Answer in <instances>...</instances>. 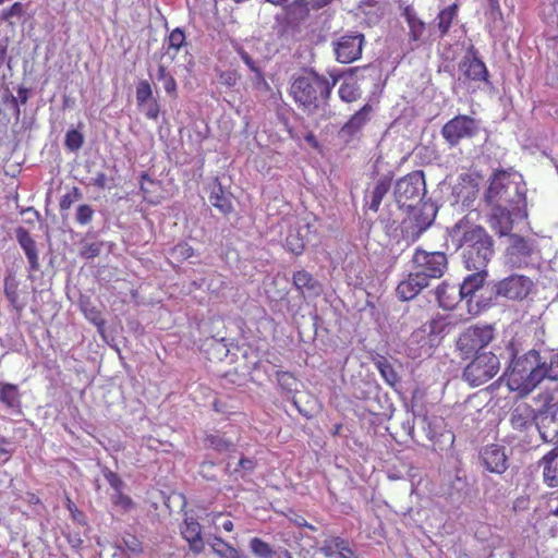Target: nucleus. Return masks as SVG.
<instances>
[{"label":"nucleus","mask_w":558,"mask_h":558,"mask_svg":"<svg viewBox=\"0 0 558 558\" xmlns=\"http://www.w3.org/2000/svg\"><path fill=\"white\" fill-rule=\"evenodd\" d=\"M448 233L456 248L461 250L466 269H483L488 266L495 255V241L484 227L464 217Z\"/></svg>","instance_id":"1"},{"label":"nucleus","mask_w":558,"mask_h":558,"mask_svg":"<svg viewBox=\"0 0 558 558\" xmlns=\"http://www.w3.org/2000/svg\"><path fill=\"white\" fill-rule=\"evenodd\" d=\"M520 343L512 339L506 347L510 360L508 373V387L526 396L542 383V357L538 351L532 349L520 355Z\"/></svg>","instance_id":"2"},{"label":"nucleus","mask_w":558,"mask_h":558,"mask_svg":"<svg viewBox=\"0 0 558 558\" xmlns=\"http://www.w3.org/2000/svg\"><path fill=\"white\" fill-rule=\"evenodd\" d=\"M526 192V184L520 173L496 170L489 178L484 202L487 206L508 207L524 214L527 210Z\"/></svg>","instance_id":"3"},{"label":"nucleus","mask_w":558,"mask_h":558,"mask_svg":"<svg viewBox=\"0 0 558 558\" xmlns=\"http://www.w3.org/2000/svg\"><path fill=\"white\" fill-rule=\"evenodd\" d=\"M337 78L329 82L325 76L311 70L293 77L290 94L293 100L307 114L324 110Z\"/></svg>","instance_id":"4"},{"label":"nucleus","mask_w":558,"mask_h":558,"mask_svg":"<svg viewBox=\"0 0 558 558\" xmlns=\"http://www.w3.org/2000/svg\"><path fill=\"white\" fill-rule=\"evenodd\" d=\"M537 410L527 403L515 405L509 416V423L512 429V440H518L523 445H532L535 433L537 432Z\"/></svg>","instance_id":"5"},{"label":"nucleus","mask_w":558,"mask_h":558,"mask_svg":"<svg viewBox=\"0 0 558 558\" xmlns=\"http://www.w3.org/2000/svg\"><path fill=\"white\" fill-rule=\"evenodd\" d=\"M426 193L424 173L413 171L399 179L393 189V197L399 208H413L418 205Z\"/></svg>","instance_id":"6"},{"label":"nucleus","mask_w":558,"mask_h":558,"mask_svg":"<svg viewBox=\"0 0 558 558\" xmlns=\"http://www.w3.org/2000/svg\"><path fill=\"white\" fill-rule=\"evenodd\" d=\"M537 258L538 250L533 240L517 233L508 238V245L505 251L507 265L512 268H526L534 266Z\"/></svg>","instance_id":"7"},{"label":"nucleus","mask_w":558,"mask_h":558,"mask_svg":"<svg viewBox=\"0 0 558 558\" xmlns=\"http://www.w3.org/2000/svg\"><path fill=\"white\" fill-rule=\"evenodd\" d=\"M500 369V361L493 352H483L465 366L462 377L472 387H478L490 380Z\"/></svg>","instance_id":"8"},{"label":"nucleus","mask_w":558,"mask_h":558,"mask_svg":"<svg viewBox=\"0 0 558 558\" xmlns=\"http://www.w3.org/2000/svg\"><path fill=\"white\" fill-rule=\"evenodd\" d=\"M408 210L410 216L403 221L402 233L405 239L414 242L433 225L438 208L433 202L426 201Z\"/></svg>","instance_id":"9"},{"label":"nucleus","mask_w":558,"mask_h":558,"mask_svg":"<svg viewBox=\"0 0 558 558\" xmlns=\"http://www.w3.org/2000/svg\"><path fill=\"white\" fill-rule=\"evenodd\" d=\"M494 339V328L490 325H474L460 333L456 348L463 359H469L488 345Z\"/></svg>","instance_id":"10"},{"label":"nucleus","mask_w":558,"mask_h":558,"mask_svg":"<svg viewBox=\"0 0 558 558\" xmlns=\"http://www.w3.org/2000/svg\"><path fill=\"white\" fill-rule=\"evenodd\" d=\"M532 287L533 282L529 277L511 275L500 281L488 283L486 291L488 292L489 301L498 296L508 300H523L529 295Z\"/></svg>","instance_id":"11"},{"label":"nucleus","mask_w":558,"mask_h":558,"mask_svg":"<svg viewBox=\"0 0 558 558\" xmlns=\"http://www.w3.org/2000/svg\"><path fill=\"white\" fill-rule=\"evenodd\" d=\"M413 268L421 272L429 282L430 279L441 278L448 268L447 256L442 252H426L416 248L412 257Z\"/></svg>","instance_id":"12"},{"label":"nucleus","mask_w":558,"mask_h":558,"mask_svg":"<svg viewBox=\"0 0 558 558\" xmlns=\"http://www.w3.org/2000/svg\"><path fill=\"white\" fill-rule=\"evenodd\" d=\"M480 131L478 122L465 114H459L449 120L441 129V135L450 147L457 146L463 140L474 137Z\"/></svg>","instance_id":"13"},{"label":"nucleus","mask_w":558,"mask_h":558,"mask_svg":"<svg viewBox=\"0 0 558 558\" xmlns=\"http://www.w3.org/2000/svg\"><path fill=\"white\" fill-rule=\"evenodd\" d=\"M487 222L489 228L499 238L512 235L515 220H523L529 217V211L515 213L517 209L506 207L488 206Z\"/></svg>","instance_id":"14"},{"label":"nucleus","mask_w":558,"mask_h":558,"mask_svg":"<svg viewBox=\"0 0 558 558\" xmlns=\"http://www.w3.org/2000/svg\"><path fill=\"white\" fill-rule=\"evenodd\" d=\"M365 37L359 32H349L332 41L336 58L341 63H351L362 54Z\"/></svg>","instance_id":"15"},{"label":"nucleus","mask_w":558,"mask_h":558,"mask_svg":"<svg viewBox=\"0 0 558 558\" xmlns=\"http://www.w3.org/2000/svg\"><path fill=\"white\" fill-rule=\"evenodd\" d=\"M537 433L544 442H558V402L537 411Z\"/></svg>","instance_id":"16"},{"label":"nucleus","mask_w":558,"mask_h":558,"mask_svg":"<svg viewBox=\"0 0 558 558\" xmlns=\"http://www.w3.org/2000/svg\"><path fill=\"white\" fill-rule=\"evenodd\" d=\"M332 0H292L284 9V16L290 25L305 22L311 11H317L330 4Z\"/></svg>","instance_id":"17"},{"label":"nucleus","mask_w":558,"mask_h":558,"mask_svg":"<svg viewBox=\"0 0 558 558\" xmlns=\"http://www.w3.org/2000/svg\"><path fill=\"white\" fill-rule=\"evenodd\" d=\"M474 272L466 276L463 282L458 287V296L459 300H464L468 298H473L477 292H481L480 298L483 301L488 300V292L486 291L487 286H484L486 277H487V267H483V269H472Z\"/></svg>","instance_id":"18"},{"label":"nucleus","mask_w":558,"mask_h":558,"mask_svg":"<svg viewBox=\"0 0 558 558\" xmlns=\"http://www.w3.org/2000/svg\"><path fill=\"white\" fill-rule=\"evenodd\" d=\"M373 108L371 105H364L356 111L348 122L339 130L338 138L344 143H351L355 136L362 131L363 126L369 121Z\"/></svg>","instance_id":"19"},{"label":"nucleus","mask_w":558,"mask_h":558,"mask_svg":"<svg viewBox=\"0 0 558 558\" xmlns=\"http://www.w3.org/2000/svg\"><path fill=\"white\" fill-rule=\"evenodd\" d=\"M480 458L485 469L492 473L502 474L508 469V457L505 448L499 445L484 447Z\"/></svg>","instance_id":"20"},{"label":"nucleus","mask_w":558,"mask_h":558,"mask_svg":"<svg viewBox=\"0 0 558 558\" xmlns=\"http://www.w3.org/2000/svg\"><path fill=\"white\" fill-rule=\"evenodd\" d=\"M460 70L465 80L474 82H488V71L485 63L477 57V52L472 47L466 56L460 62Z\"/></svg>","instance_id":"21"},{"label":"nucleus","mask_w":558,"mask_h":558,"mask_svg":"<svg viewBox=\"0 0 558 558\" xmlns=\"http://www.w3.org/2000/svg\"><path fill=\"white\" fill-rule=\"evenodd\" d=\"M429 282L414 268L408 277L400 281L396 288V294L401 301L413 300L423 289L427 288Z\"/></svg>","instance_id":"22"},{"label":"nucleus","mask_w":558,"mask_h":558,"mask_svg":"<svg viewBox=\"0 0 558 558\" xmlns=\"http://www.w3.org/2000/svg\"><path fill=\"white\" fill-rule=\"evenodd\" d=\"M391 180L386 175L380 177L378 180H376L374 184L372 186H368L367 190L365 191V206L369 210L377 213L379 210L381 201L389 192Z\"/></svg>","instance_id":"23"},{"label":"nucleus","mask_w":558,"mask_h":558,"mask_svg":"<svg viewBox=\"0 0 558 558\" xmlns=\"http://www.w3.org/2000/svg\"><path fill=\"white\" fill-rule=\"evenodd\" d=\"M293 286L304 298H317L323 292L320 282L302 269L293 274Z\"/></svg>","instance_id":"24"},{"label":"nucleus","mask_w":558,"mask_h":558,"mask_svg":"<svg viewBox=\"0 0 558 558\" xmlns=\"http://www.w3.org/2000/svg\"><path fill=\"white\" fill-rule=\"evenodd\" d=\"M181 535L189 543L190 549L199 555L204 550L202 526L192 517H186L181 526Z\"/></svg>","instance_id":"25"},{"label":"nucleus","mask_w":558,"mask_h":558,"mask_svg":"<svg viewBox=\"0 0 558 558\" xmlns=\"http://www.w3.org/2000/svg\"><path fill=\"white\" fill-rule=\"evenodd\" d=\"M15 238L27 257L29 270L37 271L39 269V257L35 240L23 227L15 229Z\"/></svg>","instance_id":"26"},{"label":"nucleus","mask_w":558,"mask_h":558,"mask_svg":"<svg viewBox=\"0 0 558 558\" xmlns=\"http://www.w3.org/2000/svg\"><path fill=\"white\" fill-rule=\"evenodd\" d=\"M308 228V225L291 226L286 238V248L294 255H301L305 248Z\"/></svg>","instance_id":"27"},{"label":"nucleus","mask_w":558,"mask_h":558,"mask_svg":"<svg viewBox=\"0 0 558 558\" xmlns=\"http://www.w3.org/2000/svg\"><path fill=\"white\" fill-rule=\"evenodd\" d=\"M451 330V324L446 317H437L432 319L428 324L424 325L423 329L413 332V338H418L422 333H427L429 343L433 344L436 340H439Z\"/></svg>","instance_id":"28"},{"label":"nucleus","mask_w":558,"mask_h":558,"mask_svg":"<svg viewBox=\"0 0 558 558\" xmlns=\"http://www.w3.org/2000/svg\"><path fill=\"white\" fill-rule=\"evenodd\" d=\"M210 190L209 201L211 205L225 215L231 213L233 206L230 199V194L223 190L218 179L214 180L210 185Z\"/></svg>","instance_id":"29"},{"label":"nucleus","mask_w":558,"mask_h":558,"mask_svg":"<svg viewBox=\"0 0 558 558\" xmlns=\"http://www.w3.org/2000/svg\"><path fill=\"white\" fill-rule=\"evenodd\" d=\"M204 445L205 447L210 448L219 453L234 452L236 450L235 442L219 432L206 434L204 438Z\"/></svg>","instance_id":"30"},{"label":"nucleus","mask_w":558,"mask_h":558,"mask_svg":"<svg viewBox=\"0 0 558 558\" xmlns=\"http://www.w3.org/2000/svg\"><path fill=\"white\" fill-rule=\"evenodd\" d=\"M544 466V480L551 486H558V449H553L543 459Z\"/></svg>","instance_id":"31"},{"label":"nucleus","mask_w":558,"mask_h":558,"mask_svg":"<svg viewBox=\"0 0 558 558\" xmlns=\"http://www.w3.org/2000/svg\"><path fill=\"white\" fill-rule=\"evenodd\" d=\"M458 287L441 282L435 290L436 299L440 306L451 308L459 300Z\"/></svg>","instance_id":"32"},{"label":"nucleus","mask_w":558,"mask_h":558,"mask_svg":"<svg viewBox=\"0 0 558 558\" xmlns=\"http://www.w3.org/2000/svg\"><path fill=\"white\" fill-rule=\"evenodd\" d=\"M402 15L407 20L412 39H421L425 32V23L420 17H417L414 8L412 5H405L403 8Z\"/></svg>","instance_id":"33"},{"label":"nucleus","mask_w":558,"mask_h":558,"mask_svg":"<svg viewBox=\"0 0 558 558\" xmlns=\"http://www.w3.org/2000/svg\"><path fill=\"white\" fill-rule=\"evenodd\" d=\"M0 402L10 409L19 408L21 405L19 387L9 383H0Z\"/></svg>","instance_id":"34"},{"label":"nucleus","mask_w":558,"mask_h":558,"mask_svg":"<svg viewBox=\"0 0 558 558\" xmlns=\"http://www.w3.org/2000/svg\"><path fill=\"white\" fill-rule=\"evenodd\" d=\"M166 53H161L159 57L158 70H157V80L163 82V88L166 93L175 98L177 97V82L174 77L167 71V66L162 63V59Z\"/></svg>","instance_id":"35"},{"label":"nucleus","mask_w":558,"mask_h":558,"mask_svg":"<svg viewBox=\"0 0 558 558\" xmlns=\"http://www.w3.org/2000/svg\"><path fill=\"white\" fill-rule=\"evenodd\" d=\"M457 4L449 5L438 13L436 21L438 29L440 32V37H444L449 32V28L452 24V21L457 16Z\"/></svg>","instance_id":"36"},{"label":"nucleus","mask_w":558,"mask_h":558,"mask_svg":"<svg viewBox=\"0 0 558 558\" xmlns=\"http://www.w3.org/2000/svg\"><path fill=\"white\" fill-rule=\"evenodd\" d=\"M213 551L220 558H245L233 546L220 537H216L210 544Z\"/></svg>","instance_id":"37"},{"label":"nucleus","mask_w":558,"mask_h":558,"mask_svg":"<svg viewBox=\"0 0 558 558\" xmlns=\"http://www.w3.org/2000/svg\"><path fill=\"white\" fill-rule=\"evenodd\" d=\"M375 365L387 384L395 386L399 381L397 372L386 357L379 356Z\"/></svg>","instance_id":"38"},{"label":"nucleus","mask_w":558,"mask_h":558,"mask_svg":"<svg viewBox=\"0 0 558 558\" xmlns=\"http://www.w3.org/2000/svg\"><path fill=\"white\" fill-rule=\"evenodd\" d=\"M542 380L547 378L558 380V352L550 355L549 361L542 359Z\"/></svg>","instance_id":"39"},{"label":"nucleus","mask_w":558,"mask_h":558,"mask_svg":"<svg viewBox=\"0 0 558 558\" xmlns=\"http://www.w3.org/2000/svg\"><path fill=\"white\" fill-rule=\"evenodd\" d=\"M338 93L340 99L345 102H353L361 97L360 87L355 82H343Z\"/></svg>","instance_id":"40"},{"label":"nucleus","mask_w":558,"mask_h":558,"mask_svg":"<svg viewBox=\"0 0 558 558\" xmlns=\"http://www.w3.org/2000/svg\"><path fill=\"white\" fill-rule=\"evenodd\" d=\"M251 551L258 558H274L275 550L270 545L258 537H253L250 541Z\"/></svg>","instance_id":"41"},{"label":"nucleus","mask_w":558,"mask_h":558,"mask_svg":"<svg viewBox=\"0 0 558 558\" xmlns=\"http://www.w3.org/2000/svg\"><path fill=\"white\" fill-rule=\"evenodd\" d=\"M336 542L333 545L337 548L338 558H359L353 544L349 539L336 536Z\"/></svg>","instance_id":"42"},{"label":"nucleus","mask_w":558,"mask_h":558,"mask_svg":"<svg viewBox=\"0 0 558 558\" xmlns=\"http://www.w3.org/2000/svg\"><path fill=\"white\" fill-rule=\"evenodd\" d=\"M135 97L138 107H142V105L155 98L153 96L151 85L148 81L142 80L137 83Z\"/></svg>","instance_id":"43"},{"label":"nucleus","mask_w":558,"mask_h":558,"mask_svg":"<svg viewBox=\"0 0 558 558\" xmlns=\"http://www.w3.org/2000/svg\"><path fill=\"white\" fill-rule=\"evenodd\" d=\"M84 137L77 130H70L65 134L64 145L71 151H77L82 148Z\"/></svg>","instance_id":"44"},{"label":"nucleus","mask_w":558,"mask_h":558,"mask_svg":"<svg viewBox=\"0 0 558 558\" xmlns=\"http://www.w3.org/2000/svg\"><path fill=\"white\" fill-rule=\"evenodd\" d=\"M101 247H102L101 242L88 243L86 241H82L80 256L85 259H92L94 257H97L100 254Z\"/></svg>","instance_id":"45"},{"label":"nucleus","mask_w":558,"mask_h":558,"mask_svg":"<svg viewBox=\"0 0 558 558\" xmlns=\"http://www.w3.org/2000/svg\"><path fill=\"white\" fill-rule=\"evenodd\" d=\"M83 198V194L81 190L76 186H73L72 190L64 194L60 199V209L68 210L73 203L78 202Z\"/></svg>","instance_id":"46"},{"label":"nucleus","mask_w":558,"mask_h":558,"mask_svg":"<svg viewBox=\"0 0 558 558\" xmlns=\"http://www.w3.org/2000/svg\"><path fill=\"white\" fill-rule=\"evenodd\" d=\"M185 35L181 28L173 29L168 37V50L173 49L175 52L184 45ZM169 51L166 52L168 54Z\"/></svg>","instance_id":"47"},{"label":"nucleus","mask_w":558,"mask_h":558,"mask_svg":"<svg viewBox=\"0 0 558 558\" xmlns=\"http://www.w3.org/2000/svg\"><path fill=\"white\" fill-rule=\"evenodd\" d=\"M93 216L94 209L87 204H82L76 209L75 220L80 225H87L92 221Z\"/></svg>","instance_id":"48"},{"label":"nucleus","mask_w":558,"mask_h":558,"mask_svg":"<svg viewBox=\"0 0 558 558\" xmlns=\"http://www.w3.org/2000/svg\"><path fill=\"white\" fill-rule=\"evenodd\" d=\"M336 536H330L322 542V545L318 547V551L325 558H332L337 556V548L335 547Z\"/></svg>","instance_id":"49"},{"label":"nucleus","mask_w":558,"mask_h":558,"mask_svg":"<svg viewBox=\"0 0 558 558\" xmlns=\"http://www.w3.org/2000/svg\"><path fill=\"white\" fill-rule=\"evenodd\" d=\"M141 110H143L145 117L149 120H157L160 112V107L156 98L147 101V104L142 105V107H138Z\"/></svg>","instance_id":"50"},{"label":"nucleus","mask_w":558,"mask_h":558,"mask_svg":"<svg viewBox=\"0 0 558 558\" xmlns=\"http://www.w3.org/2000/svg\"><path fill=\"white\" fill-rule=\"evenodd\" d=\"M111 499L116 506L121 507L124 511H130L134 507L133 500L120 489L112 495Z\"/></svg>","instance_id":"51"},{"label":"nucleus","mask_w":558,"mask_h":558,"mask_svg":"<svg viewBox=\"0 0 558 558\" xmlns=\"http://www.w3.org/2000/svg\"><path fill=\"white\" fill-rule=\"evenodd\" d=\"M23 12L24 5L21 2H15L10 8L2 11V20L8 21L13 16H21Z\"/></svg>","instance_id":"52"},{"label":"nucleus","mask_w":558,"mask_h":558,"mask_svg":"<svg viewBox=\"0 0 558 558\" xmlns=\"http://www.w3.org/2000/svg\"><path fill=\"white\" fill-rule=\"evenodd\" d=\"M123 546L133 554H141L143 550L141 542L133 535L123 538Z\"/></svg>","instance_id":"53"},{"label":"nucleus","mask_w":558,"mask_h":558,"mask_svg":"<svg viewBox=\"0 0 558 558\" xmlns=\"http://www.w3.org/2000/svg\"><path fill=\"white\" fill-rule=\"evenodd\" d=\"M27 99H28V89L25 87H22V86L17 89V97L11 95L10 101L13 105V107L16 109L17 116L20 114L19 100L21 104H26Z\"/></svg>","instance_id":"54"},{"label":"nucleus","mask_w":558,"mask_h":558,"mask_svg":"<svg viewBox=\"0 0 558 558\" xmlns=\"http://www.w3.org/2000/svg\"><path fill=\"white\" fill-rule=\"evenodd\" d=\"M104 476L107 480V482L110 484V486L116 489V492L119 490L121 488V486L123 485V482L118 476V474L107 468L104 470Z\"/></svg>","instance_id":"55"},{"label":"nucleus","mask_w":558,"mask_h":558,"mask_svg":"<svg viewBox=\"0 0 558 558\" xmlns=\"http://www.w3.org/2000/svg\"><path fill=\"white\" fill-rule=\"evenodd\" d=\"M252 83L254 87L258 90H269V85L266 82L260 69L254 72V76L252 77Z\"/></svg>","instance_id":"56"},{"label":"nucleus","mask_w":558,"mask_h":558,"mask_svg":"<svg viewBox=\"0 0 558 558\" xmlns=\"http://www.w3.org/2000/svg\"><path fill=\"white\" fill-rule=\"evenodd\" d=\"M220 83L229 87H233L236 84V73L233 71L222 72L219 76Z\"/></svg>","instance_id":"57"},{"label":"nucleus","mask_w":558,"mask_h":558,"mask_svg":"<svg viewBox=\"0 0 558 558\" xmlns=\"http://www.w3.org/2000/svg\"><path fill=\"white\" fill-rule=\"evenodd\" d=\"M421 423L423 425V429L425 430L426 437L429 440H434L437 433L434 429L433 423L426 416H422Z\"/></svg>","instance_id":"58"},{"label":"nucleus","mask_w":558,"mask_h":558,"mask_svg":"<svg viewBox=\"0 0 558 558\" xmlns=\"http://www.w3.org/2000/svg\"><path fill=\"white\" fill-rule=\"evenodd\" d=\"M109 181L110 180L108 179V177L105 173L99 172L93 179L92 184L97 186L98 189H106V187H109Z\"/></svg>","instance_id":"59"},{"label":"nucleus","mask_w":558,"mask_h":558,"mask_svg":"<svg viewBox=\"0 0 558 558\" xmlns=\"http://www.w3.org/2000/svg\"><path fill=\"white\" fill-rule=\"evenodd\" d=\"M173 253L182 258H189L193 254V248L187 244H179L174 247Z\"/></svg>","instance_id":"60"},{"label":"nucleus","mask_w":558,"mask_h":558,"mask_svg":"<svg viewBox=\"0 0 558 558\" xmlns=\"http://www.w3.org/2000/svg\"><path fill=\"white\" fill-rule=\"evenodd\" d=\"M240 56H241L242 61L250 68V70L253 73L256 72L257 70H259V68L256 65L253 58L247 52L241 51Z\"/></svg>","instance_id":"61"},{"label":"nucleus","mask_w":558,"mask_h":558,"mask_svg":"<svg viewBox=\"0 0 558 558\" xmlns=\"http://www.w3.org/2000/svg\"><path fill=\"white\" fill-rule=\"evenodd\" d=\"M238 466L244 471H253L255 469V461L250 458L242 457L239 460Z\"/></svg>","instance_id":"62"},{"label":"nucleus","mask_w":558,"mask_h":558,"mask_svg":"<svg viewBox=\"0 0 558 558\" xmlns=\"http://www.w3.org/2000/svg\"><path fill=\"white\" fill-rule=\"evenodd\" d=\"M68 543L71 545L72 548H80L83 544V539L81 538V535L78 533H70L66 535Z\"/></svg>","instance_id":"63"},{"label":"nucleus","mask_w":558,"mask_h":558,"mask_svg":"<svg viewBox=\"0 0 558 558\" xmlns=\"http://www.w3.org/2000/svg\"><path fill=\"white\" fill-rule=\"evenodd\" d=\"M380 222L385 226V229L387 232H389L390 230H396L397 228V220L390 218V217H385V216H380Z\"/></svg>","instance_id":"64"}]
</instances>
